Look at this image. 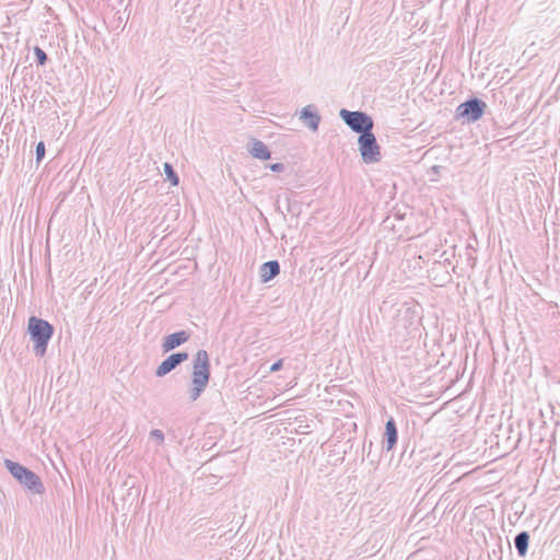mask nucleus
I'll return each mask as SVG.
<instances>
[{"label":"nucleus","instance_id":"423d86ee","mask_svg":"<svg viewBox=\"0 0 560 560\" xmlns=\"http://www.w3.org/2000/svg\"><path fill=\"white\" fill-rule=\"evenodd\" d=\"M358 144L362 161L364 163L374 164L381 161V147L378 145L376 137L372 131L360 135L358 138Z\"/></svg>","mask_w":560,"mask_h":560},{"label":"nucleus","instance_id":"f03ea898","mask_svg":"<svg viewBox=\"0 0 560 560\" xmlns=\"http://www.w3.org/2000/svg\"><path fill=\"white\" fill-rule=\"evenodd\" d=\"M210 381V360L206 350L200 349L194 358L191 384L188 390L190 401H196Z\"/></svg>","mask_w":560,"mask_h":560},{"label":"nucleus","instance_id":"f257e3e1","mask_svg":"<svg viewBox=\"0 0 560 560\" xmlns=\"http://www.w3.org/2000/svg\"><path fill=\"white\" fill-rule=\"evenodd\" d=\"M420 322L418 307L412 303H402L395 310L392 329L401 339L415 338L420 335Z\"/></svg>","mask_w":560,"mask_h":560},{"label":"nucleus","instance_id":"6ab92c4d","mask_svg":"<svg viewBox=\"0 0 560 560\" xmlns=\"http://www.w3.org/2000/svg\"><path fill=\"white\" fill-rule=\"evenodd\" d=\"M269 168L272 171V172H282L284 171V164L282 163H273L269 166Z\"/></svg>","mask_w":560,"mask_h":560},{"label":"nucleus","instance_id":"9b49d317","mask_svg":"<svg viewBox=\"0 0 560 560\" xmlns=\"http://www.w3.org/2000/svg\"><path fill=\"white\" fill-rule=\"evenodd\" d=\"M280 273V264L278 260H269L264 262L259 268V277L261 283H267Z\"/></svg>","mask_w":560,"mask_h":560},{"label":"nucleus","instance_id":"ddd939ff","mask_svg":"<svg viewBox=\"0 0 560 560\" xmlns=\"http://www.w3.org/2000/svg\"><path fill=\"white\" fill-rule=\"evenodd\" d=\"M249 153L258 160H268L271 156V152L268 147L258 139H253L250 142Z\"/></svg>","mask_w":560,"mask_h":560},{"label":"nucleus","instance_id":"9d476101","mask_svg":"<svg viewBox=\"0 0 560 560\" xmlns=\"http://www.w3.org/2000/svg\"><path fill=\"white\" fill-rule=\"evenodd\" d=\"M190 337V334L180 330L166 336L162 342L163 352H170L180 345L185 343Z\"/></svg>","mask_w":560,"mask_h":560},{"label":"nucleus","instance_id":"f3484780","mask_svg":"<svg viewBox=\"0 0 560 560\" xmlns=\"http://www.w3.org/2000/svg\"><path fill=\"white\" fill-rule=\"evenodd\" d=\"M45 143L43 141H39L36 144L35 154H36V162L40 163V161L45 158Z\"/></svg>","mask_w":560,"mask_h":560},{"label":"nucleus","instance_id":"a211bd4d","mask_svg":"<svg viewBox=\"0 0 560 560\" xmlns=\"http://www.w3.org/2000/svg\"><path fill=\"white\" fill-rule=\"evenodd\" d=\"M150 435L152 439H154L156 441L158 444H163L164 442V433L162 430L160 429H154L150 432Z\"/></svg>","mask_w":560,"mask_h":560},{"label":"nucleus","instance_id":"0eeeda50","mask_svg":"<svg viewBox=\"0 0 560 560\" xmlns=\"http://www.w3.org/2000/svg\"><path fill=\"white\" fill-rule=\"evenodd\" d=\"M486 108L487 104L482 100L471 97L457 106L456 118L476 122L483 116Z\"/></svg>","mask_w":560,"mask_h":560},{"label":"nucleus","instance_id":"39448f33","mask_svg":"<svg viewBox=\"0 0 560 560\" xmlns=\"http://www.w3.org/2000/svg\"><path fill=\"white\" fill-rule=\"evenodd\" d=\"M340 117L345 124L354 132L364 135L373 129V119L364 112H351L348 109L340 110Z\"/></svg>","mask_w":560,"mask_h":560},{"label":"nucleus","instance_id":"2eb2a0df","mask_svg":"<svg viewBox=\"0 0 560 560\" xmlns=\"http://www.w3.org/2000/svg\"><path fill=\"white\" fill-rule=\"evenodd\" d=\"M164 173L166 178L171 182L173 186H177L179 183V177L173 166L170 163H164L163 165Z\"/></svg>","mask_w":560,"mask_h":560},{"label":"nucleus","instance_id":"1a4fd4ad","mask_svg":"<svg viewBox=\"0 0 560 560\" xmlns=\"http://www.w3.org/2000/svg\"><path fill=\"white\" fill-rule=\"evenodd\" d=\"M300 119L312 131H317L322 118L314 105H307L302 108Z\"/></svg>","mask_w":560,"mask_h":560},{"label":"nucleus","instance_id":"4468645a","mask_svg":"<svg viewBox=\"0 0 560 560\" xmlns=\"http://www.w3.org/2000/svg\"><path fill=\"white\" fill-rule=\"evenodd\" d=\"M529 534L527 532L518 533L514 538V545L520 557H525L528 551Z\"/></svg>","mask_w":560,"mask_h":560},{"label":"nucleus","instance_id":"dca6fc26","mask_svg":"<svg viewBox=\"0 0 560 560\" xmlns=\"http://www.w3.org/2000/svg\"><path fill=\"white\" fill-rule=\"evenodd\" d=\"M34 55L38 66H44L47 62V54L40 47H34Z\"/></svg>","mask_w":560,"mask_h":560},{"label":"nucleus","instance_id":"aec40b11","mask_svg":"<svg viewBox=\"0 0 560 560\" xmlns=\"http://www.w3.org/2000/svg\"><path fill=\"white\" fill-rule=\"evenodd\" d=\"M282 364H283V360H282V359H280V360H278L277 362H275V363L270 366L269 371H270V372H277V371H279V370L282 368Z\"/></svg>","mask_w":560,"mask_h":560},{"label":"nucleus","instance_id":"f8f14e48","mask_svg":"<svg viewBox=\"0 0 560 560\" xmlns=\"http://www.w3.org/2000/svg\"><path fill=\"white\" fill-rule=\"evenodd\" d=\"M398 431L396 427V422L393 418H389L385 424V433H384V445L386 451H390L397 443Z\"/></svg>","mask_w":560,"mask_h":560},{"label":"nucleus","instance_id":"7ed1b4c3","mask_svg":"<svg viewBox=\"0 0 560 560\" xmlns=\"http://www.w3.org/2000/svg\"><path fill=\"white\" fill-rule=\"evenodd\" d=\"M27 330L31 340L34 342V352L38 357H44L48 342L54 335V326L47 320L31 316L28 319Z\"/></svg>","mask_w":560,"mask_h":560},{"label":"nucleus","instance_id":"6e6552de","mask_svg":"<svg viewBox=\"0 0 560 560\" xmlns=\"http://www.w3.org/2000/svg\"><path fill=\"white\" fill-rule=\"evenodd\" d=\"M188 358L189 355L187 352L172 353L158 366L155 375L158 377L165 376L166 374L175 370L179 364L188 360Z\"/></svg>","mask_w":560,"mask_h":560},{"label":"nucleus","instance_id":"20e7f679","mask_svg":"<svg viewBox=\"0 0 560 560\" xmlns=\"http://www.w3.org/2000/svg\"><path fill=\"white\" fill-rule=\"evenodd\" d=\"M4 466L10 474L32 493L42 494L45 492V487L39 476L27 467L11 459H4Z\"/></svg>","mask_w":560,"mask_h":560}]
</instances>
